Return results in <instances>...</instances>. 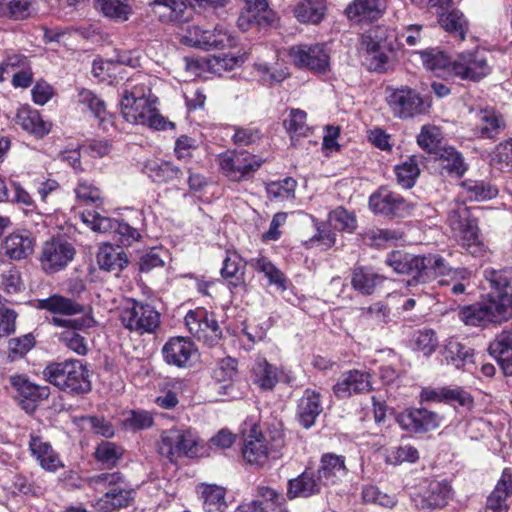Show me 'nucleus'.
<instances>
[{
    "label": "nucleus",
    "mask_w": 512,
    "mask_h": 512,
    "mask_svg": "<svg viewBox=\"0 0 512 512\" xmlns=\"http://www.w3.org/2000/svg\"><path fill=\"white\" fill-rule=\"evenodd\" d=\"M81 221L91 230L99 233L113 232L119 236L122 245H131L140 238L139 231L125 222L101 216L97 212H82Z\"/></svg>",
    "instance_id": "obj_13"
},
{
    "label": "nucleus",
    "mask_w": 512,
    "mask_h": 512,
    "mask_svg": "<svg viewBox=\"0 0 512 512\" xmlns=\"http://www.w3.org/2000/svg\"><path fill=\"white\" fill-rule=\"evenodd\" d=\"M387 103L393 115L400 119L413 118L425 114L430 109V102L416 90L401 86L387 89Z\"/></svg>",
    "instance_id": "obj_9"
},
{
    "label": "nucleus",
    "mask_w": 512,
    "mask_h": 512,
    "mask_svg": "<svg viewBox=\"0 0 512 512\" xmlns=\"http://www.w3.org/2000/svg\"><path fill=\"white\" fill-rule=\"evenodd\" d=\"M322 484L312 471H304L298 477L290 479L287 485V498H308L319 494Z\"/></svg>",
    "instance_id": "obj_34"
},
{
    "label": "nucleus",
    "mask_w": 512,
    "mask_h": 512,
    "mask_svg": "<svg viewBox=\"0 0 512 512\" xmlns=\"http://www.w3.org/2000/svg\"><path fill=\"white\" fill-rule=\"evenodd\" d=\"M97 262L102 270L120 271L127 265V258L119 246L103 244L97 253Z\"/></svg>",
    "instance_id": "obj_45"
},
{
    "label": "nucleus",
    "mask_w": 512,
    "mask_h": 512,
    "mask_svg": "<svg viewBox=\"0 0 512 512\" xmlns=\"http://www.w3.org/2000/svg\"><path fill=\"white\" fill-rule=\"evenodd\" d=\"M245 267L246 262L236 251H226L220 273L230 288L245 286Z\"/></svg>",
    "instance_id": "obj_36"
},
{
    "label": "nucleus",
    "mask_w": 512,
    "mask_h": 512,
    "mask_svg": "<svg viewBox=\"0 0 512 512\" xmlns=\"http://www.w3.org/2000/svg\"><path fill=\"white\" fill-rule=\"evenodd\" d=\"M43 376L59 390L72 395L87 394L92 388L87 367L77 359L50 363L43 370Z\"/></svg>",
    "instance_id": "obj_3"
},
{
    "label": "nucleus",
    "mask_w": 512,
    "mask_h": 512,
    "mask_svg": "<svg viewBox=\"0 0 512 512\" xmlns=\"http://www.w3.org/2000/svg\"><path fill=\"white\" fill-rule=\"evenodd\" d=\"M150 6L160 19L167 20L178 19L186 9V4L182 0H154Z\"/></svg>",
    "instance_id": "obj_57"
},
{
    "label": "nucleus",
    "mask_w": 512,
    "mask_h": 512,
    "mask_svg": "<svg viewBox=\"0 0 512 512\" xmlns=\"http://www.w3.org/2000/svg\"><path fill=\"white\" fill-rule=\"evenodd\" d=\"M423 261L421 255L399 250L390 252L385 259L386 265L392 268L394 272L412 277L407 281L408 287L420 283V267H423Z\"/></svg>",
    "instance_id": "obj_20"
},
{
    "label": "nucleus",
    "mask_w": 512,
    "mask_h": 512,
    "mask_svg": "<svg viewBox=\"0 0 512 512\" xmlns=\"http://www.w3.org/2000/svg\"><path fill=\"white\" fill-rule=\"evenodd\" d=\"M87 484L96 491L106 492L96 500L99 512H113L129 506L135 498V490L120 472H105L88 477Z\"/></svg>",
    "instance_id": "obj_2"
},
{
    "label": "nucleus",
    "mask_w": 512,
    "mask_h": 512,
    "mask_svg": "<svg viewBox=\"0 0 512 512\" xmlns=\"http://www.w3.org/2000/svg\"><path fill=\"white\" fill-rule=\"evenodd\" d=\"M493 356L506 376L512 375V331L503 330L489 345Z\"/></svg>",
    "instance_id": "obj_35"
},
{
    "label": "nucleus",
    "mask_w": 512,
    "mask_h": 512,
    "mask_svg": "<svg viewBox=\"0 0 512 512\" xmlns=\"http://www.w3.org/2000/svg\"><path fill=\"white\" fill-rule=\"evenodd\" d=\"M10 382L21 396L31 401L47 399L50 394L48 386L36 385L22 375L11 376Z\"/></svg>",
    "instance_id": "obj_52"
},
{
    "label": "nucleus",
    "mask_w": 512,
    "mask_h": 512,
    "mask_svg": "<svg viewBox=\"0 0 512 512\" xmlns=\"http://www.w3.org/2000/svg\"><path fill=\"white\" fill-rule=\"evenodd\" d=\"M252 372L253 381L261 390L270 391L280 381L278 368L265 358H257Z\"/></svg>",
    "instance_id": "obj_44"
},
{
    "label": "nucleus",
    "mask_w": 512,
    "mask_h": 512,
    "mask_svg": "<svg viewBox=\"0 0 512 512\" xmlns=\"http://www.w3.org/2000/svg\"><path fill=\"white\" fill-rule=\"evenodd\" d=\"M14 122L24 131L37 138H42L50 132L51 124L43 120L39 111L30 106H21L17 109Z\"/></svg>",
    "instance_id": "obj_29"
},
{
    "label": "nucleus",
    "mask_w": 512,
    "mask_h": 512,
    "mask_svg": "<svg viewBox=\"0 0 512 512\" xmlns=\"http://www.w3.org/2000/svg\"><path fill=\"white\" fill-rule=\"evenodd\" d=\"M445 360L457 369L473 363V350L456 339H449L444 347Z\"/></svg>",
    "instance_id": "obj_51"
},
{
    "label": "nucleus",
    "mask_w": 512,
    "mask_h": 512,
    "mask_svg": "<svg viewBox=\"0 0 512 512\" xmlns=\"http://www.w3.org/2000/svg\"><path fill=\"white\" fill-rule=\"evenodd\" d=\"M386 280L384 275L377 273L371 267H355L351 275V285L354 290L363 295H372L377 292Z\"/></svg>",
    "instance_id": "obj_32"
},
{
    "label": "nucleus",
    "mask_w": 512,
    "mask_h": 512,
    "mask_svg": "<svg viewBox=\"0 0 512 512\" xmlns=\"http://www.w3.org/2000/svg\"><path fill=\"white\" fill-rule=\"evenodd\" d=\"M39 2L45 0H0V16L24 20L36 13Z\"/></svg>",
    "instance_id": "obj_41"
},
{
    "label": "nucleus",
    "mask_w": 512,
    "mask_h": 512,
    "mask_svg": "<svg viewBox=\"0 0 512 512\" xmlns=\"http://www.w3.org/2000/svg\"><path fill=\"white\" fill-rule=\"evenodd\" d=\"M321 394L313 389H306L299 398L296 408V418L306 429L311 428L323 411Z\"/></svg>",
    "instance_id": "obj_24"
},
{
    "label": "nucleus",
    "mask_w": 512,
    "mask_h": 512,
    "mask_svg": "<svg viewBox=\"0 0 512 512\" xmlns=\"http://www.w3.org/2000/svg\"><path fill=\"white\" fill-rule=\"evenodd\" d=\"M134 81H128L121 92L120 110L123 118L129 123L155 130L173 128L174 124L167 121L153 105L151 89L143 82Z\"/></svg>",
    "instance_id": "obj_1"
},
{
    "label": "nucleus",
    "mask_w": 512,
    "mask_h": 512,
    "mask_svg": "<svg viewBox=\"0 0 512 512\" xmlns=\"http://www.w3.org/2000/svg\"><path fill=\"white\" fill-rule=\"evenodd\" d=\"M190 31L197 37L195 44L206 49H225L237 44L236 37L222 26H216L213 31H203L195 26Z\"/></svg>",
    "instance_id": "obj_28"
},
{
    "label": "nucleus",
    "mask_w": 512,
    "mask_h": 512,
    "mask_svg": "<svg viewBox=\"0 0 512 512\" xmlns=\"http://www.w3.org/2000/svg\"><path fill=\"white\" fill-rule=\"evenodd\" d=\"M76 198L85 204H101L102 196L101 191L93 183L88 180L81 179L78 181L74 189Z\"/></svg>",
    "instance_id": "obj_63"
},
{
    "label": "nucleus",
    "mask_w": 512,
    "mask_h": 512,
    "mask_svg": "<svg viewBox=\"0 0 512 512\" xmlns=\"http://www.w3.org/2000/svg\"><path fill=\"white\" fill-rule=\"evenodd\" d=\"M143 173L153 182L175 183L183 177V172L174 164L161 159H149L143 166Z\"/></svg>",
    "instance_id": "obj_31"
},
{
    "label": "nucleus",
    "mask_w": 512,
    "mask_h": 512,
    "mask_svg": "<svg viewBox=\"0 0 512 512\" xmlns=\"http://www.w3.org/2000/svg\"><path fill=\"white\" fill-rule=\"evenodd\" d=\"M325 0H298L293 8L294 17L302 24L318 25L326 16Z\"/></svg>",
    "instance_id": "obj_38"
},
{
    "label": "nucleus",
    "mask_w": 512,
    "mask_h": 512,
    "mask_svg": "<svg viewBox=\"0 0 512 512\" xmlns=\"http://www.w3.org/2000/svg\"><path fill=\"white\" fill-rule=\"evenodd\" d=\"M75 253L74 246L66 240L57 238L46 241L39 257L40 266L47 274L56 273L73 260Z\"/></svg>",
    "instance_id": "obj_15"
},
{
    "label": "nucleus",
    "mask_w": 512,
    "mask_h": 512,
    "mask_svg": "<svg viewBox=\"0 0 512 512\" xmlns=\"http://www.w3.org/2000/svg\"><path fill=\"white\" fill-rule=\"evenodd\" d=\"M497 195V189L484 181L466 180L462 184V196L470 201H484Z\"/></svg>",
    "instance_id": "obj_53"
},
{
    "label": "nucleus",
    "mask_w": 512,
    "mask_h": 512,
    "mask_svg": "<svg viewBox=\"0 0 512 512\" xmlns=\"http://www.w3.org/2000/svg\"><path fill=\"white\" fill-rule=\"evenodd\" d=\"M3 254L12 260L29 257L34 250V238L27 230L17 231L7 236L2 244Z\"/></svg>",
    "instance_id": "obj_27"
},
{
    "label": "nucleus",
    "mask_w": 512,
    "mask_h": 512,
    "mask_svg": "<svg viewBox=\"0 0 512 512\" xmlns=\"http://www.w3.org/2000/svg\"><path fill=\"white\" fill-rule=\"evenodd\" d=\"M307 114L300 109H291L288 119L284 121L285 128L292 136H307L310 131L306 123Z\"/></svg>",
    "instance_id": "obj_62"
},
{
    "label": "nucleus",
    "mask_w": 512,
    "mask_h": 512,
    "mask_svg": "<svg viewBox=\"0 0 512 512\" xmlns=\"http://www.w3.org/2000/svg\"><path fill=\"white\" fill-rule=\"evenodd\" d=\"M184 321L190 334L208 346L217 344L221 339L222 331L215 315L203 307L189 310Z\"/></svg>",
    "instance_id": "obj_11"
},
{
    "label": "nucleus",
    "mask_w": 512,
    "mask_h": 512,
    "mask_svg": "<svg viewBox=\"0 0 512 512\" xmlns=\"http://www.w3.org/2000/svg\"><path fill=\"white\" fill-rule=\"evenodd\" d=\"M512 495V469L505 468L494 490L487 498L485 512H507V499Z\"/></svg>",
    "instance_id": "obj_30"
},
{
    "label": "nucleus",
    "mask_w": 512,
    "mask_h": 512,
    "mask_svg": "<svg viewBox=\"0 0 512 512\" xmlns=\"http://www.w3.org/2000/svg\"><path fill=\"white\" fill-rule=\"evenodd\" d=\"M491 71L487 53L481 50L460 53L452 66L453 76L463 80L479 81Z\"/></svg>",
    "instance_id": "obj_16"
},
{
    "label": "nucleus",
    "mask_w": 512,
    "mask_h": 512,
    "mask_svg": "<svg viewBox=\"0 0 512 512\" xmlns=\"http://www.w3.org/2000/svg\"><path fill=\"white\" fill-rule=\"evenodd\" d=\"M443 139L442 131L435 125H423L417 136L418 145L428 153H438L441 141Z\"/></svg>",
    "instance_id": "obj_56"
},
{
    "label": "nucleus",
    "mask_w": 512,
    "mask_h": 512,
    "mask_svg": "<svg viewBox=\"0 0 512 512\" xmlns=\"http://www.w3.org/2000/svg\"><path fill=\"white\" fill-rule=\"evenodd\" d=\"M38 306L52 314H61L65 316L82 314L85 310L84 306L77 301L58 294L39 300Z\"/></svg>",
    "instance_id": "obj_40"
},
{
    "label": "nucleus",
    "mask_w": 512,
    "mask_h": 512,
    "mask_svg": "<svg viewBox=\"0 0 512 512\" xmlns=\"http://www.w3.org/2000/svg\"><path fill=\"white\" fill-rule=\"evenodd\" d=\"M369 207L377 214L401 215L408 209V204L399 194L379 188L369 197Z\"/></svg>",
    "instance_id": "obj_22"
},
{
    "label": "nucleus",
    "mask_w": 512,
    "mask_h": 512,
    "mask_svg": "<svg viewBox=\"0 0 512 512\" xmlns=\"http://www.w3.org/2000/svg\"><path fill=\"white\" fill-rule=\"evenodd\" d=\"M371 376L363 370H348L343 372L332 387L338 399L350 398L353 395L367 393L372 390Z\"/></svg>",
    "instance_id": "obj_18"
},
{
    "label": "nucleus",
    "mask_w": 512,
    "mask_h": 512,
    "mask_svg": "<svg viewBox=\"0 0 512 512\" xmlns=\"http://www.w3.org/2000/svg\"><path fill=\"white\" fill-rule=\"evenodd\" d=\"M345 458L335 454H325L321 458L317 476L322 485H334L347 475Z\"/></svg>",
    "instance_id": "obj_33"
},
{
    "label": "nucleus",
    "mask_w": 512,
    "mask_h": 512,
    "mask_svg": "<svg viewBox=\"0 0 512 512\" xmlns=\"http://www.w3.org/2000/svg\"><path fill=\"white\" fill-rule=\"evenodd\" d=\"M285 439L282 431L274 429L258 436L249 435L242 447L244 460L250 465L264 466L282 457Z\"/></svg>",
    "instance_id": "obj_5"
},
{
    "label": "nucleus",
    "mask_w": 512,
    "mask_h": 512,
    "mask_svg": "<svg viewBox=\"0 0 512 512\" xmlns=\"http://www.w3.org/2000/svg\"><path fill=\"white\" fill-rule=\"evenodd\" d=\"M78 102L85 105L100 121L105 120L107 115L105 102L95 93L88 89H80L78 92Z\"/></svg>",
    "instance_id": "obj_59"
},
{
    "label": "nucleus",
    "mask_w": 512,
    "mask_h": 512,
    "mask_svg": "<svg viewBox=\"0 0 512 512\" xmlns=\"http://www.w3.org/2000/svg\"><path fill=\"white\" fill-rule=\"evenodd\" d=\"M436 13L438 15V22L445 31L454 34L460 40L465 39L468 22L461 11L447 7L436 11Z\"/></svg>",
    "instance_id": "obj_42"
},
{
    "label": "nucleus",
    "mask_w": 512,
    "mask_h": 512,
    "mask_svg": "<svg viewBox=\"0 0 512 512\" xmlns=\"http://www.w3.org/2000/svg\"><path fill=\"white\" fill-rule=\"evenodd\" d=\"M397 183L405 188H412L420 175V168L416 156H411L404 162L395 166Z\"/></svg>",
    "instance_id": "obj_54"
},
{
    "label": "nucleus",
    "mask_w": 512,
    "mask_h": 512,
    "mask_svg": "<svg viewBox=\"0 0 512 512\" xmlns=\"http://www.w3.org/2000/svg\"><path fill=\"white\" fill-rule=\"evenodd\" d=\"M199 445L200 438L194 430L173 427L161 433L157 447L161 456L175 463L182 457H197Z\"/></svg>",
    "instance_id": "obj_7"
},
{
    "label": "nucleus",
    "mask_w": 512,
    "mask_h": 512,
    "mask_svg": "<svg viewBox=\"0 0 512 512\" xmlns=\"http://www.w3.org/2000/svg\"><path fill=\"white\" fill-rule=\"evenodd\" d=\"M196 353L194 343L185 337H173L162 348L165 362L179 368L187 367Z\"/></svg>",
    "instance_id": "obj_21"
},
{
    "label": "nucleus",
    "mask_w": 512,
    "mask_h": 512,
    "mask_svg": "<svg viewBox=\"0 0 512 512\" xmlns=\"http://www.w3.org/2000/svg\"><path fill=\"white\" fill-rule=\"evenodd\" d=\"M217 162L222 174L231 181L237 182L249 178L262 164V160L257 156L236 150L219 154Z\"/></svg>",
    "instance_id": "obj_10"
},
{
    "label": "nucleus",
    "mask_w": 512,
    "mask_h": 512,
    "mask_svg": "<svg viewBox=\"0 0 512 512\" xmlns=\"http://www.w3.org/2000/svg\"><path fill=\"white\" fill-rule=\"evenodd\" d=\"M471 113L474 118L473 134L478 138L494 140L506 127L503 116L494 108L472 110Z\"/></svg>",
    "instance_id": "obj_19"
},
{
    "label": "nucleus",
    "mask_w": 512,
    "mask_h": 512,
    "mask_svg": "<svg viewBox=\"0 0 512 512\" xmlns=\"http://www.w3.org/2000/svg\"><path fill=\"white\" fill-rule=\"evenodd\" d=\"M119 318L126 329L140 335L154 333L160 325V313L152 305L132 298L119 307Z\"/></svg>",
    "instance_id": "obj_8"
},
{
    "label": "nucleus",
    "mask_w": 512,
    "mask_h": 512,
    "mask_svg": "<svg viewBox=\"0 0 512 512\" xmlns=\"http://www.w3.org/2000/svg\"><path fill=\"white\" fill-rule=\"evenodd\" d=\"M203 500V508L206 512H224L227 508L223 487L211 484H202L199 488Z\"/></svg>",
    "instance_id": "obj_50"
},
{
    "label": "nucleus",
    "mask_w": 512,
    "mask_h": 512,
    "mask_svg": "<svg viewBox=\"0 0 512 512\" xmlns=\"http://www.w3.org/2000/svg\"><path fill=\"white\" fill-rule=\"evenodd\" d=\"M421 257L424 263L423 267H420V283H425L439 275L449 274L450 270L440 255L428 254Z\"/></svg>",
    "instance_id": "obj_55"
},
{
    "label": "nucleus",
    "mask_w": 512,
    "mask_h": 512,
    "mask_svg": "<svg viewBox=\"0 0 512 512\" xmlns=\"http://www.w3.org/2000/svg\"><path fill=\"white\" fill-rule=\"evenodd\" d=\"M436 160L442 173L461 176L466 171L462 155L453 147H442L439 149Z\"/></svg>",
    "instance_id": "obj_46"
},
{
    "label": "nucleus",
    "mask_w": 512,
    "mask_h": 512,
    "mask_svg": "<svg viewBox=\"0 0 512 512\" xmlns=\"http://www.w3.org/2000/svg\"><path fill=\"white\" fill-rule=\"evenodd\" d=\"M384 10L380 0H354L347 6L345 13L350 20L372 22L378 20Z\"/></svg>",
    "instance_id": "obj_39"
},
{
    "label": "nucleus",
    "mask_w": 512,
    "mask_h": 512,
    "mask_svg": "<svg viewBox=\"0 0 512 512\" xmlns=\"http://www.w3.org/2000/svg\"><path fill=\"white\" fill-rule=\"evenodd\" d=\"M213 376L220 383H228L220 387L226 393V390L231 388V383L237 376V361L232 357L221 359L213 372Z\"/></svg>",
    "instance_id": "obj_58"
},
{
    "label": "nucleus",
    "mask_w": 512,
    "mask_h": 512,
    "mask_svg": "<svg viewBox=\"0 0 512 512\" xmlns=\"http://www.w3.org/2000/svg\"><path fill=\"white\" fill-rule=\"evenodd\" d=\"M93 3L99 13L115 22H125L133 13L128 0H94Z\"/></svg>",
    "instance_id": "obj_43"
},
{
    "label": "nucleus",
    "mask_w": 512,
    "mask_h": 512,
    "mask_svg": "<svg viewBox=\"0 0 512 512\" xmlns=\"http://www.w3.org/2000/svg\"><path fill=\"white\" fill-rule=\"evenodd\" d=\"M256 497L252 502L240 505L235 512H275L286 501L282 493L268 486H259Z\"/></svg>",
    "instance_id": "obj_23"
},
{
    "label": "nucleus",
    "mask_w": 512,
    "mask_h": 512,
    "mask_svg": "<svg viewBox=\"0 0 512 512\" xmlns=\"http://www.w3.org/2000/svg\"><path fill=\"white\" fill-rule=\"evenodd\" d=\"M452 497L450 484L443 481H433L423 496L422 508H437L445 506Z\"/></svg>",
    "instance_id": "obj_47"
},
{
    "label": "nucleus",
    "mask_w": 512,
    "mask_h": 512,
    "mask_svg": "<svg viewBox=\"0 0 512 512\" xmlns=\"http://www.w3.org/2000/svg\"><path fill=\"white\" fill-rule=\"evenodd\" d=\"M29 450L40 467L47 472H56L64 466L59 454L40 436H30Z\"/></svg>",
    "instance_id": "obj_26"
},
{
    "label": "nucleus",
    "mask_w": 512,
    "mask_h": 512,
    "mask_svg": "<svg viewBox=\"0 0 512 512\" xmlns=\"http://www.w3.org/2000/svg\"><path fill=\"white\" fill-rule=\"evenodd\" d=\"M441 417L436 412L426 408H407L400 412L396 421L399 426L413 434H424L437 429L441 424Z\"/></svg>",
    "instance_id": "obj_17"
},
{
    "label": "nucleus",
    "mask_w": 512,
    "mask_h": 512,
    "mask_svg": "<svg viewBox=\"0 0 512 512\" xmlns=\"http://www.w3.org/2000/svg\"><path fill=\"white\" fill-rule=\"evenodd\" d=\"M484 277L491 288L487 297L498 300L500 296L507 295L512 306V268L502 270L486 269Z\"/></svg>",
    "instance_id": "obj_37"
},
{
    "label": "nucleus",
    "mask_w": 512,
    "mask_h": 512,
    "mask_svg": "<svg viewBox=\"0 0 512 512\" xmlns=\"http://www.w3.org/2000/svg\"><path fill=\"white\" fill-rule=\"evenodd\" d=\"M420 403H458L460 406L471 407L473 399L469 393L462 389L455 388H432L424 387L419 395Z\"/></svg>",
    "instance_id": "obj_25"
},
{
    "label": "nucleus",
    "mask_w": 512,
    "mask_h": 512,
    "mask_svg": "<svg viewBox=\"0 0 512 512\" xmlns=\"http://www.w3.org/2000/svg\"><path fill=\"white\" fill-rule=\"evenodd\" d=\"M290 61L298 68L325 73L330 66V56L324 44H296L289 48Z\"/></svg>",
    "instance_id": "obj_12"
},
{
    "label": "nucleus",
    "mask_w": 512,
    "mask_h": 512,
    "mask_svg": "<svg viewBox=\"0 0 512 512\" xmlns=\"http://www.w3.org/2000/svg\"><path fill=\"white\" fill-rule=\"evenodd\" d=\"M448 221L454 237L469 254L478 257L485 254L486 249L479 237L477 220L470 208L464 204L457 205L450 210Z\"/></svg>",
    "instance_id": "obj_6"
},
{
    "label": "nucleus",
    "mask_w": 512,
    "mask_h": 512,
    "mask_svg": "<svg viewBox=\"0 0 512 512\" xmlns=\"http://www.w3.org/2000/svg\"><path fill=\"white\" fill-rule=\"evenodd\" d=\"M421 59L424 67L435 75L439 77L453 76L454 60L451 61L444 52L435 49L424 51L421 53Z\"/></svg>",
    "instance_id": "obj_48"
},
{
    "label": "nucleus",
    "mask_w": 512,
    "mask_h": 512,
    "mask_svg": "<svg viewBox=\"0 0 512 512\" xmlns=\"http://www.w3.org/2000/svg\"><path fill=\"white\" fill-rule=\"evenodd\" d=\"M249 264L255 271L262 273L268 279L270 285H275L281 291L287 289L285 275L267 257L253 258Z\"/></svg>",
    "instance_id": "obj_49"
},
{
    "label": "nucleus",
    "mask_w": 512,
    "mask_h": 512,
    "mask_svg": "<svg viewBox=\"0 0 512 512\" xmlns=\"http://www.w3.org/2000/svg\"><path fill=\"white\" fill-rule=\"evenodd\" d=\"M122 455V448L108 441H102L95 450L96 460L107 467L115 466Z\"/></svg>",
    "instance_id": "obj_60"
},
{
    "label": "nucleus",
    "mask_w": 512,
    "mask_h": 512,
    "mask_svg": "<svg viewBox=\"0 0 512 512\" xmlns=\"http://www.w3.org/2000/svg\"><path fill=\"white\" fill-rule=\"evenodd\" d=\"M51 323L57 327H66L68 330L60 334V341L72 352L84 356L88 352L87 340L77 330L90 328L95 321L90 315H83L80 318L67 319L54 316Z\"/></svg>",
    "instance_id": "obj_14"
},
{
    "label": "nucleus",
    "mask_w": 512,
    "mask_h": 512,
    "mask_svg": "<svg viewBox=\"0 0 512 512\" xmlns=\"http://www.w3.org/2000/svg\"><path fill=\"white\" fill-rule=\"evenodd\" d=\"M329 222L337 230L352 232L356 228L355 216L342 207L330 212Z\"/></svg>",
    "instance_id": "obj_64"
},
{
    "label": "nucleus",
    "mask_w": 512,
    "mask_h": 512,
    "mask_svg": "<svg viewBox=\"0 0 512 512\" xmlns=\"http://www.w3.org/2000/svg\"><path fill=\"white\" fill-rule=\"evenodd\" d=\"M418 459V450L410 444L392 447L386 453V462L392 465H398L403 462L414 463Z\"/></svg>",
    "instance_id": "obj_61"
},
{
    "label": "nucleus",
    "mask_w": 512,
    "mask_h": 512,
    "mask_svg": "<svg viewBox=\"0 0 512 512\" xmlns=\"http://www.w3.org/2000/svg\"><path fill=\"white\" fill-rule=\"evenodd\" d=\"M460 320L469 326L486 327L489 324H500L512 316V306L507 295L500 296V299H490L464 306L459 310Z\"/></svg>",
    "instance_id": "obj_4"
}]
</instances>
